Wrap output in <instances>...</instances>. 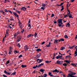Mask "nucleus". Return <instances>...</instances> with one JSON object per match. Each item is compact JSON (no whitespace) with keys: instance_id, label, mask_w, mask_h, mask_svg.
Segmentation results:
<instances>
[{"instance_id":"44","label":"nucleus","mask_w":77,"mask_h":77,"mask_svg":"<svg viewBox=\"0 0 77 77\" xmlns=\"http://www.w3.org/2000/svg\"><path fill=\"white\" fill-rule=\"evenodd\" d=\"M60 40L61 41H65V40H64V39H63V38H61Z\"/></svg>"},{"instance_id":"25","label":"nucleus","mask_w":77,"mask_h":77,"mask_svg":"<svg viewBox=\"0 0 77 77\" xmlns=\"http://www.w3.org/2000/svg\"><path fill=\"white\" fill-rule=\"evenodd\" d=\"M57 69H55V70L52 71V72H57Z\"/></svg>"},{"instance_id":"55","label":"nucleus","mask_w":77,"mask_h":77,"mask_svg":"<svg viewBox=\"0 0 77 77\" xmlns=\"http://www.w3.org/2000/svg\"><path fill=\"white\" fill-rule=\"evenodd\" d=\"M45 43V42H43L42 43V44L43 45V44H44Z\"/></svg>"},{"instance_id":"61","label":"nucleus","mask_w":77,"mask_h":77,"mask_svg":"<svg viewBox=\"0 0 77 77\" xmlns=\"http://www.w3.org/2000/svg\"><path fill=\"white\" fill-rule=\"evenodd\" d=\"M50 45H49V44L48 45H46V46L47 47H50Z\"/></svg>"},{"instance_id":"64","label":"nucleus","mask_w":77,"mask_h":77,"mask_svg":"<svg viewBox=\"0 0 77 77\" xmlns=\"http://www.w3.org/2000/svg\"><path fill=\"white\" fill-rule=\"evenodd\" d=\"M71 77H77V76H71Z\"/></svg>"},{"instance_id":"32","label":"nucleus","mask_w":77,"mask_h":77,"mask_svg":"<svg viewBox=\"0 0 77 77\" xmlns=\"http://www.w3.org/2000/svg\"><path fill=\"white\" fill-rule=\"evenodd\" d=\"M23 57V55H20L18 57L19 58H21V57Z\"/></svg>"},{"instance_id":"29","label":"nucleus","mask_w":77,"mask_h":77,"mask_svg":"<svg viewBox=\"0 0 77 77\" xmlns=\"http://www.w3.org/2000/svg\"><path fill=\"white\" fill-rule=\"evenodd\" d=\"M37 35H38V34H37V33H36V32H35L34 35V37H35V38H36V36H37Z\"/></svg>"},{"instance_id":"31","label":"nucleus","mask_w":77,"mask_h":77,"mask_svg":"<svg viewBox=\"0 0 77 77\" xmlns=\"http://www.w3.org/2000/svg\"><path fill=\"white\" fill-rule=\"evenodd\" d=\"M63 66H67V64H66V63H65L63 64Z\"/></svg>"},{"instance_id":"60","label":"nucleus","mask_w":77,"mask_h":77,"mask_svg":"<svg viewBox=\"0 0 77 77\" xmlns=\"http://www.w3.org/2000/svg\"><path fill=\"white\" fill-rule=\"evenodd\" d=\"M54 24H56V23H57V21H54Z\"/></svg>"},{"instance_id":"62","label":"nucleus","mask_w":77,"mask_h":77,"mask_svg":"<svg viewBox=\"0 0 77 77\" xmlns=\"http://www.w3.org/2000/svg\"><path fill=\"white\" fill-rule=\"evenodd\" d=\"M63 3H64L63 2L61 3V4L60 5L61 6H62V5H63Z\"/></svg>"},{"instance_id":"10","label":"nucleus","mask_w":77,"mask_h":77,"mask_svg":"<svg viewBox=\"0 0 77 77\" xmlns=\"http://www.w3.org/2000/svg\"><path fill=\"white\" fill-rule=\"evenodd\" d=\"M34 36V35L33 34H30L27 36V37L30 38V37H32V36Z\"/></svg>"},{"instance_id":"14","label":"nucleus","mask_w":77,"mask_h":77,"mask_svg":"<svg viewBox=\"0 0 77 77\" xmlns=\"http://www.w3.org/2000/svg\"><path fill=\"white\" fill-rule=\"evenodd\" d=\"M40 71L41 72H44V71H45V69H41L40 70Z\"/></svg>"},{"instance_id":"30","label":"nucleus","mask_w":77,"mask_h":77,"mask_svg":"<svg viewBox=\"0 0 77 77\" xmlns=\"http://www.w3.org/2000/svg\"><path fill=\"white\" fill-rule=\"evenodd\" d=\"M17 46H18V47H19V48H20V47H21V46L20 45V43H18L17 45Z\"/></svg>"},{"instance_id":"27","label":"nucleus","mask_w":77,"mask_h":77,"mask_svg":"<svg viewBox=\"0 0 77 77\" xmlns=\"http://www.w3.org/2000/svg\"><path fill=\"white\" fill-rule=\"evenodd\" d=\"M11 53H12V51H11V50H10L9 51V52L8 53L9 54H11Z\"/></svg>"},{"instance_id":"35","label":"nucleus","mask_w":77,"mask_h":77,"mask_svg":"<svg viewBox=\"0 0 77 77\" xmlns=\"http://www.w3.org/2000/svg\"><path fill=\"white\" fill-rule=\"evenodd\" d=\"M67 63H70V61L68 60H66L65 61Z\"/></svg>"},{"instance_id":"20","label":"nucleus","mask_w":77,"mask_h":77,"mask_svg":"<svg viewBox=\"0 0 77 77\" xmlns=\"http://www.w3.org/2000/svg\"><path fill=\"white\" fill-rule=\"evenodd\" d=\"M65 48L64 47H62L61 48L60 50H65Z\"/></svg>"},{"instance_id":"26","label":"nucleus","mask_w":77,"mask_h":77,"mask_svg":"<svg viewBox=\"0 0 77 77\" xmlns=\"http://www.w3.org/2000/svg\"><path fill=\"white\" fill-rule=\"evenodd\" d=\"M10 20V21H14V17H12V18H11V19H9Z\"/></svg>"},{"instance_id":"48","label":"nucleus","mask_w":77,"mask_h":77,"mask_svg":"<svg viewBox=\"0 0 77 77\" xmlns=\"http://www.w3.org/2000/svg\"><path fill=\"white\" fill-rule=\"evenodd\" d=\"M54 14H52V15L51 16V17H54Z\"/></svg>"},{"instance_id":"33","label":"nucleus","mask_w":77,"mask_h":77,"mask_svg":"<svg viewBox=\"0 0 77 77\" xmlns=\"http://www.w3.org/2000/svg\"><path fill=\"white\" fill-rule=\"evenodd\" d=\"M47 77V74H45L44 75L43 77Z\"/></svg>"},{"instance_id":"28","label":"nucleus","mask_w":77,"mask_h":77,"mask_svg":"<svg viewBox=\"0 0 77 77\" xmlns=\"http://www.w3.org/2000/svg\"><path fill=\"white\" fill-rule=\"evenodd\" d=\"M75 55H74V56L76 57V56H77V51H75Z\"/></svg>"},{"instance_id":"47","label":"nucleus","mask_w":77,"mask_h":77,"mask_svg":"<svg viewBox=\"0 0 77 77\" xmlns=\"http://www.w3.org/2000/svg\"><path fill=\"white\" fill-rule=\"evenodd\" d=\"M24 29H23L22 31H21V32L22 33H24Z\"/></svg>"},{"instance_id":"4","label":"nucleus","mask_w":77,"mask_h":77,"mask_svg":"<svg viewBox=\"0 0 77 77\" xmlns=\"http://www.w3.org/2000/svg\"><path fill=\"white\" fill-rule=\"evenodd\" d=\"M43 60H44L43 59L40 60L39 59H38L37 60V62H38V63H41L42 62H43Z\"/></svg>"},{"instance_id":"58","label":"nucleus","mask_w":77,"mask_h":77,"mask_svg":"<svg viewBox=\"0 0 77 77\" xmlns=\"http://www.w3.org/2000/svg\"><path fill=\"white\" fill-rule=\"evenodd\" d=\"M29 25H28V27H31V25L30 23H29Z\"/></svg>"},{"instance_id":"6","label":"nucleus","mask_w":77,"mask_h":77,"mask_svg":"<svg viewBox=\"0 0 77 77\" xmlns=\"http://www.w3.org/2000/svg\"><path fill=\"white\" fill-rule=\"evenodd\" d=\"M29 48H30L29 47L27 46V45H25V46H24V49L26 51H27V50H28Z\"/></svg>"},{"instance_id":"54","label":"nucleus","mask_w":77,"mask_h":77,"mask_svg":"<svg viewBox=\"0 0 77 77\" xmlns=\"http://www.w3.org/2000/svg\"><path fill=\"white\" fill-rule=\"evenodd\" d=\"M75 65V64H74V63H72V64H71V65H72V66H74V65Z\"/></svg>"},{"instance_id":"23","label":"nucleus","mask_w":77,"mask_h":77,"mask_svg":"<svg viewBox=\"0 0 77 77\" xmlns=\"http://www.w3.org/2000/svg\"><path fill=\"white\" fill-rule=\"evenodd\" d=\"M9 60H8L7 62H6L5 63L6 65H7L8 64H9Z\"/></svg>"},{"instance_id":"2","label":"nucleus","mask_w":77,"mask_h":77,"mask_svg":"<svg viewBox=\"0 0 77 77\" xmlns=\"http://www.w3.org/2000/svg\"><path fill=\"white\" fill-rule=\"evenodd\" d=\"M69 72L71 73V74H69L68 75L69 76H70V77H71L72 76H73V75H75L76 74V73L74 72H72L71 71H69Z\"/></svg>"},{"instance_id":"43","label":"nucleus","mask_w":77,"mask_h":77,"mask_svg":"<svg viewBox=\"0 0 77 77\" xmlns=\"http://www.w3.org/2000/svg\"><path fill=\"white\" fill-rule=\"evenodd\" d=\"M45 63H49V61H45Z\"/></svg>"},{"instance_id":"9","label":"nucleus","mask_w":77,"mask_h":77,"mask_svg":"<svg viewBox=\"0 0 77 77\" xmlns=\"http://www.w3.org/2000/svg\"><path fill=\"white\" fill-rule=\"evenodd\" d=\"M26 9H27V8H25V7H23L21 8V10H22L23 11H26Z\"/></svg>"},{"instance_id":"12","label":"nucleus","mask_w":77,"mask_h":77,"mask_svg":"<svg viewBox=\"0 0 77 77\" xmlns=\"http://www.w3.org/2000/svg\"><path fill=\"white\" fill-rule=\"evenodd\" d=\"M58 41H59V40L56 39H55L54 40V43H55V44H57Z\"/></svg>"},{"instance_id":"3","label":"nucleus","mask_w":77,"mask_h":77,"mask_svg":"<svg viewBox=\"0 0 77 77\" xmlns=\"http://www.w3.org/2000/svg\"><path fill=\"white\" fill-rule=\"evenodd\" d=\"M63 61H59V60H58L57 61L56 63L57 64H59V65H62L63 63Z\"/></svg>"},{"instance_id":"21","label":"nucleus","mask_w":77,"mask_h":77,"mask_svg":"<svg viewBox=\"0 0 77 77\" xmlns=\"http://www.w3.org/2000/svg\"><path fill=\"white\" fill-rule=\"evenodd\" d=\"M4 54L5 56L4 57H6V55L7 54V52L6 51H5V52H4Z\"/></svg>"},{"instance_id":"52","label":"nucleus","mask_w":77,"mask_h":77,"mask_svg":"<svg viewBox=\"0 0 77 77\" xmlns=\"http://www.w3.org/2000/svg\"><path fill=\"white\" fill-rule=\"evenodd\" d=\"M2 13L4 15H6V13L4 11H3V12Z\"/></svg>"},{"instance_id":"17","label":"nucleus","mask_w":77,"mask_h":77,"mask_svg":"<svg viewBox=\"0 0 77 77\" xmlns=\"http://www.w3.org/2000/svg\"><path fill=\"white\" fill-rule=\"evenodd\" d=\"M42 5L43 7H45V6H47V5L45 4L42 3Z\"/></svg>"},{"instance_id":"50","label":"nucleus","mask_w":77,"mask_h":77,"mask_svg":"<svg viewBox=\"0 0 77 77\" xmlns=\"http://www.w3.org/2000/svg\"><path fill=\"white\" fill-rule=\"evenodd\" d=\"M17 13H18L19 14H20L21 13V12L19 11H17Z\"/></svg>"},{"instance_id":"63","label":"nucleus","mask_w":77,"mask_h":77,"mask_svg":"<svg viewBox=\"0 0 77 77\" xmlns=\"http://www.w3.org/2000/svg\"><path fill=\"white\" fill-rule=\"evenodd\" d=\"M6 35H9V33H8V32H6Z\"/></svg>"},{"instance_id":"18","label":"nucleus","mask_w":77,"mask_h":77,"mask_svg":"<svg viewBox=\"0 0 77 77\" xmlns=\"http://www.w3.org/2000/svg\"><path fill=\"white\" fill-rule=\"evenodd\" d=\"M16 75V72H13L11 75V76L12 75Z\"/></svg>"},{"instance_id":"19","label":"nucleus","mask_w":77,"mask_h":77,"mask_svg":"<svg viewBox=\"0 0 77 77\" xmlns=\"http://www.w3.org/2000/svg\"><path fill=\"white\" fill-rule=\"evenodd\" d=\"M36 51H37V52H39V51H42V50L40 49H37L36 50Z\"/></svg>"},{"instance_id":"13","label":"nucleus","mask_w":77,"mask_h":77,"mask_svg":"<svg viewBox=\"0 0 77 77\" xmlns=\"http://www.w3.org/2000/svg\"><path fill=\"white\" fill-rule=\"evenodd\" d=\"M39 67H40L39 66H38V65H36V66H34V67H32L33 68H34V69H36V68H39Z\"/></svg>"},{"instance_id":"46","label":"nucleus","mask_w":77,"mask_h":77,"mask_svg":"<svg viewBox=\"0 0 77 77\" xmlns=\"http://www.w3.org/2000/svg\"><path fill=\"white\" fill-rule=\"evenodd\" d=\"M3 77H8V76L5 75V74H3Z\"/></svg>"},{"instance_id":"24","label":"nucleus","mask_w":77,"mask_h":77,"mask_svg":"<svg viewBox=\"0 0 77 77\" xmlns=\"http://www.w3.org/2000/svg\"><path fill=\"white\" fill-rule=\"evenodd\" d=\"M19 53V52L17 51H14V53L15 54H17V53Z\"/></svg>"},{"instance_id":"45","label":"nucleus","mask_w":77,"mask_h":77,"mask_svg":"<svg viewBox=\"0 0 77 77\" xmlns=\"http://www.w3.org/2000/svg\"><path fill=\"white\" fill-rule=\"evenodd\" d=\"M64 18H66V17H68L69 15H64Z\"/></svg>"},{"instance_id":"16","label":"nucleus","mask_w":77,"mask_h":77,"mask_svg":"<svg viewBox=\"0 0 77 77\" xmlns=\"http://www.w3.org/2000/svg\"><path fill=\"white\" fill-rule=\"evenodd\" d=\"M41 56V54H37L36 57H37V58H39Z\"/></svg>"},{"instance_id":"5","label":"nucleus","mask_w":77,"mask_h":77,"mask_svg":"<svg viewBox=\"0 0 77 77\" xmlns=\"http://www.w3.org/2000/svg\"><path fill=\"white\" fill-rule=\"evenodd\" d=\"M17 39L18 40H17V42H20L21 39V36H18L17 37Z\"/></svg>"},{"instance_id":"15","label":"nucleus","mask_w":77,"mask_h":77,"mask_svg":"<svg viewBox=\"0 0 77 77\" xmlns=\"http://www.w3.org/2000/svg\"><path fill=\"white\" fill-rule=\"evenodd\" d=\"M21 66L22 68H26V67H27V66L26 65H24L23 64H22L21 65Z\"/></svg>"},{"instance_id":"37","label":"nucleus","mask_w":77,"mask_h":77,"mask_svg":"<svg viewBox=\"0 0 77 77\" xmlns=\"http://www.w3.org/2000/svg\"><path fill=\"white\" fill-rule=\"evenodd\" d=\"M64 36L65 38L66 39L68 38V36H67L66 35H65Z\"/></svg>"},{"instance_id":"39","label":"nucleus","mask_w":77,"mask_h":77,"mask_svg":"<svg viewBox=\"0 0 77 77\" xmlns=\"http://www.w3.org/2000/svg\"><path fill=\"white\" fill-rule=\"evenodd\" d=\"M56 58L57 59H60V57L59 56V55L57 57H56Z\"/></svg>"},{"instance_id":"53","label":"nucleus","mask_w":77,"mask_h":77,"mask_svg":"<svg viewBox=\"0 0 77 77\" xmlns=\"http://www.w3.org/2000/svg\"><path fill=\"white\" fill-rule=\"evenodd\" d=\"M73 46L72 47H70L69 48H70V49H73Z\"/></svg>"},{"instance_id":"41","label":"nucleus","mask_w":77,"mask_h":77,"mask_svg":"<svg viewBox=\"0 0 77 77\" xmlns=\"http://www.w3.org/2000/svg\"><path fill=\"white\" fill-rule=\"evenodd\" d=\"M59 57H60V59L62 57H63V56L62 55L60 56V55H59Z\"/></svg>"},{"instance_id":"51","label":"nucleus","mask_w":77,"mask_h":77,"mask_svg":"<svg viewBox=\"0 0 77 77\" xmlns=\"http://www.w3.org/2000/svg\"><path fill=\"white\" fill-rule=\"evenodd\" d=\"M30 19H29V21H28V23L29 24H30Z\"/></svg>"},{"instance_id":"40","label":"nucleus","mask_w":77,"mask_h":77,"mask_svg":"<svg viewBox=\"0 0 77 77\" xmlns=\"http://www.w3.org/2000/svg\"><path fill=\"white\" fill-rule=\"evenodd\" d=\"M50 76L51 77L53 76L52 77H56L55 76H54L53 74H51V75H50Z\"/></svg>"},{"instance_id":"22","label":"nucleus","mask_w":77,"mask_h":77,"mask_svg":"<svg viewBox=\"0 0 77 77\" xmlns=\"http://www.w3.org/2000/svg\"><path fill=\"white\" fill-rule=\"evenodd\" d=\"M44 65V63H41V64H39V65H38V66H39V67H41V66H43Z\"/></svg>"},{"instance_id":"34","label":"nucleus","mask_w":77,"mask_h":77,"mask_svg":"<svg viewBox=\"0 0 77 77\" xmlns=\"http://www.w3.org/2000/svg\"><path fill=\"white\" fill-rule=\"evenodd\" d=\"M41 9H42V10H43V11L44 10V9H45V8L42 7H41Z\"/></svg>"},{"instance_id":"7","label":"nucleus","mask_w":77,"mask_h":77,"mask_svg":"<svg viewBox=\"0 0 77 77\" xmlns=\"http://www.w3.org/2000/svg\"><path fill=\"white\" fill-rule=\"evenodd\" d=\"M13 14L14 15L15 17H17V18H19V16L18 15H17V14L16 13L13 12Z\"/></svg>"},{"instance_id":"56","label":"nucleus","mask_w":77,"mask_h":77,"mask_svg":"<svg viewBox=\"0 0 77 77\" xmlns=\"http://www.w3.org/2000/svg\"><path fill=\"white\" fill-rule=\"evenodd\" d=\"M63 9H64V8H62L61 9V11H62Z\"/></svg>"},{"instance_id":"8","label":"nucleus","mask_w":77,"mask_h":77,"mask_svg":"<svg viewBox=\"0 0 77 77\" xmlns=\"http://www.w3.org/2000/svg\"><path fill=\"white\" fill-rule=\"evenodd\" d=\"M4 73L5 74H6L7 75H11V74L10 72H7V71L6 70H5L4 71Z\"/></svg>"},{"instance_id":"1","label":"nucleus","mask_w":77,"mask_h":77,"mask_svg":"<svg viewBox=\"0 0 77 77\" xmlns=\"http://www.w3.org/2000/svg\"><path fill=\"white\" fill-rule=\"evenodd\" d=\"M57 22L58 23V26L60 27H61V28H63V26H64V25L63 24V23L62 22V19H58Z\"/></svg>"},{"instance_id":"42","label":"nucleus","mask_w":77,"mask_h":77,"mask_svg":"<svg viewBox=\"0 0 77 77\" xmlns=\"http://www.w3.org/2000/svg\"><path fill=\"white\" fill-rule=\"evenodd\" d=\"M67 26H68V27H69V26H70V24H69V23H68L67 24Z\"/></svg>"},{"instance_id":"57","label":"nucleus","mask_w":77,"mask_h":77,"mask_svg":"<svg viewBox=\"0 0 77 77\" xmlns=\"http://www.w3.org/2000/svg\"><path fill=\"white\" fill-rule=\"evenodd\" d=\"M19 26H23V23H21L19 25Z\"/></svg>"},{"instance_id":"38","label":"nucleus","mask_w":77,"mask_h":77,"mask_svg":"<svg viewBox=\"0 0 77 77\" xmlns=\"http://www.w3.org/2000/svg\"><path fill=\"white\" fill-rule=\"evenodd\" d=\"M69 17L70 18H73V17L71 16V15L69 16Z\"/></svg>"},{"instance_id":"36","label":"nucleus","mask_w":77,"mask_h":77,"mask_svg":"<svg viewBox=\"0 0 77 77\" xmlns=\"http://www.w3.org/2000/svg\"><path fill=\"white\" fill-rule=\"evenodd\" d=\"M4 11H5V12H8V10H6V9H5L4 10Z\"/></svg>"},{"instance_id":"11","label":"nucleus","mask_w":77,"mask_h":77,"mask_svg":"<svg viewBox=\"0 0 77 77\" xmlns=\"http://www.w3.org/2000/svg\"><path fill=\"white\" fill-rule=\"evenodd\" d=\"M18 34H19V33H18V32L17 33H15V34L14 35V38H15V39H16V38H17V36H17V35H18Z\"/></svg>"},{"instance_id":"59","label":"nucleus","mask_w":77,"mask_h":77,"mask_svg":"<svg viewBox=\"0 0 77 77\" xmlns=\"http://www.w3.org/2000/svg\"><path fill=\"white\" fill-rule=\"evenodd\" d=\"M8 12H10V13L11 14H12V11H11L9 10H8Z\"/></svg>"},{"instance_id":"49","label":"nucleus","mask_w":77,"mask_h":77,"mask_svg":"<svg viewBox=\"0 0 77 77\" xmlns=\"http://www.w3.org/2000/svg\"><path fill=\"white\" fill-rule=\"evenodd\" d=\"M48 74L50 76L51 74H52V73H51V72H49L48 73Z\"/></svg>"}]
</instances>
